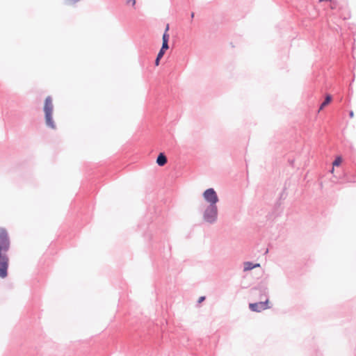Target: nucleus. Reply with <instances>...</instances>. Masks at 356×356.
I'll return each instance as SVG.
<instances>
[{
  "label": "nucleus",
  "mask_w": 356,
  "mask_h": 356,
  "mask_svg": "<svg viewBox=\"0 0 356 356\" xmlns=\"http://www.w3.org/2000/svg\"><path fill=\"white\" fill-rule=\"evenodd\" d=\"M10 247V240L8 231L5 228H0V277L6 278L8 276L9 267V257L7 252Z\"/></svg>",
  "instance_id": "f257e3e1"
},
{
  "label": "nucleus",
  "mask_w": 356,
  "mask_h": 356,
  "mask_svg": "<svg viewBox=\"0 0 356 356\" xmlns=\"http://www.w3.org/2000/svg\"><path fill=\"white\" fill-rule=\"evenodd\" d=\"M53 103L51 97H47L44 101V112L45 115L46 124L51 129H55L56 125L52 118L53 113Z\"/></svg>",
  "instance_id": "f03ea898"
},
{
  "label": "nucleus",
  "mask_w": 356,
  "mask_h": 356,
  "mask_svg": "<svg viewBox=\"0 0 356 356\" xmlns=\"http://www.w3.org/2000/svg\"><path fill=\"white\" fill-rule=\"evenodd\" d=\"M203 197L211 204L210 206H216L215 204L218 201V195L213 188L206 190L203 193Z\"/></svg>",
  "instance_id": "7ed1b4c3"
},
{
  "label": "nucleus",
  "mask_w": 356,
  "mask_h": 356,
  "mask_svg": "<svg viewBox=\"0 0 356 356\" xmlns=\"http://www.w3.org/2000/svg\"><path fill=\"white\" fill-rule=\"evenodd\" d=\"M217 207L216 206H210L205 211L204 219L209 222H213L217 218Z\"/></svg>",
  "instance_id": "20e7f679"
},
{
  "label": "nucleus",
  "mask_w": 356,
  "mask_h": 356,
  "mask_svg": "<svg viewBox=\"0 0 356 356\" xmlns=\"http://www.w3.org/2000/svg\"><path fill=\"white\" fill-rule=\"evenodd\" d=\"M249 307L253 312H260L263 310H265V309L269 308L268 300H267L264 302L250 303L249 305Z\"/></svg>",
  "instance_id": "39448f33"
},
{
  "label": "nucleus",
  "mask_w": 356,
  "mask_h": 356,
  "mask_svg": "<svg viewBox=\"0 0 356 356\" xmlns=\"http://www.w3.org/2000/svg\"><path fill=\"white\" fill-rule=\"evenodd\" d=\"M168 30H169V24H168L166 25V27H165V32L163 35V44H162V47H161V49L165 51L168 49V40H169V34L168 33Z\"/></svg>",
  "instance_id": "423d86ee"
},
{
  "label": "nucleus",
  "mask_w": 356,
  "mask_h": 356,
  "mask_svg": "<svg viewBox=\"0 0 356 356\" xmlns=\"http://www.w3.org/2000/svg\"><path fill=\"white\" fill-rule=\"evenodd\" d=\"M167 163V158L163 153H160L156 159V163L159 166H163Z\"/></svg>",
  "instance_id": "0eeeda50"
},
{
  "label": "nucleus",
  "mask_w": 356,
  "mask_h": 356,
  "mask_svg": "<svg viewBox=\"0 0 356 356\" xmlns=\"http://www.w3.org/2000/svg\"><path fill=\"white\" fill-rule=\"evenodd\" d=\"M332 101V96L327 95L324 102L321 104L318 112L323 110L326 106H327Z\"/></svg>",
  "instance_id": "6e6552de"
},
{
  "label": "nucleus",
  "mask_w": 356,
  "mask_h": 356,
  "mask_svg": "<svg viewBox=\"0 0 356 356\" xmlns=\"http://www.w3.org/2000/svg\"><path fill=\"white\" fill-rule=\"evenodd\" d=\"M257 266H259V264L253 265L250 262H245L244 264V270L245 271L250 270H252V268L257 267Z\"/></svg>",
  "instance_id": "1a4fd4ad"
},
{
  "label": "nucleus",
  "mask_w": 356,
  "mask_h": 356,
  "mask_svg": "<svg viewBox=\"0 0 356 356\" xmlns=\"http://www.w3.org/2000/svg\"><path fill=\"white\" fill-rule=\"evenodd\" d=\"M343 161L342 157L341 156H338L336 157L334 161L332 163L333 167H337L339 166Z\"/></svg>",
  "instance_id": "9d476101"
},
{
  "label": "nucleus",
  "mask_w": 356,
  "mask_h": 356,
  "mask_svg": "<svg viewBox=\"0 0 356 356\" xmlns=\"http://www.w3.org/2000/svg\"><path fill=\"white\" fill-rule=\"evenodd\" d=\"M165 51H164V50H163V49H161V50L159 51V54H158V55H157V56L159 57V58H161L163 57V54H164Z\"/></svg>",
  "instance_id": "9b49d317"
},
{
  "label": "nucleus",
  "mask_w": 356,
  "mask_h": 356,
  "mask_svg": "<svg viewBox=\"0 0 356 356\" xmlns=\"http://www.w3.org/2000/svg\"><path fill=\"white\" fill-rule=\"evenodd\" d=\"M127 3H131L132 6H134L136 4V0H127Z\"/></svg>",
  "instance_id": "f8f14e48"
},
{
  "label": "nucleus",
  "mask_w": 356,
  "mask_h": 356,
  "mask_svg": "<svg viewBox=\"0 0 356 356\" xmlns=\"http://www.w3.org/2000/svg\"><path fill=\"white\" fill-rule=\"evenodd\" d=\"M205 300V297L204 296H201L198 299V303H201L202 302H203L204 300Z\"/></svg>",
  "instance_id": "ddd939ff"
},
{
  "label": "nucleus",
  "mask_w": 356,
  "mask_h": 356,
  "mask_svg": "<svg viewBox=\"0 0 356 356\" xmlns=\"http://www.w3.org/2000/svg\"><path fill=\"white\" fill-rule=\"evenodd\" d=\"M160 59H161V58H159V57H158V56L156 57V60H155V64H156V65H159V60H160Z\"/></svg>",
  "instance_id": "4468645a"
},
{
  "label": "nucleus",
  "mask_w": 356,
  "mask_h": 356,
  "mask_svg": "<svg viewBox=\"0 0 356 356\" xmlns=\"http://www.w3.org/2000/svg\"><path fill=\"white\" fill-rule=\"evenodd\" d=\"M353 116H354V113L353 111H350V118H353Z\"/></svg>",
  "instance_id": "2eb2a0df"
},
{
  "label": "nucleus",
  "mask_w": 356,
  "mask_h": 356,
  "mask_svg": "<svg viewBox=\"0 0 356 356\" xmlns=\"http://www.w3.org/2000/svg\"><path fill=\"white\" fill-rule=\"evenodd\" d=\"M331 0H319L320 2H322V1H330Z\"/></svg>",
  "instance_id": "dca6fc26"
},
{
  "label": "nucleus",
  "mask_w": 356,
  "mask_h": 356,
  "mask_svg": "<svg viewBox=\"0 0 356 356\" xmlns=\"http://www.w3.org/2000/svg\"><path fill=\"white\" fill-rule=\"evenodd\" d=\"M331 172L333 173L334 172V167L332 168V170H331Z\"/></svg>",
  "instance_id": "f3484780"
},
{
  "label": "nucleus",
  "mask_w": 356,
  "mask_h": 356,
  "mask_svg": "<svg viewBox=\"0 0 356 356\" xmlns=\"http://www.w3.org/2000/svg\"><path fill=\"white\" fill-rule=\"evenodd\" d=\"M191 17H194V13H192V14H191Z\"/></svg>",
  "instance_id": "a211bd4d"
}]
</instances>
